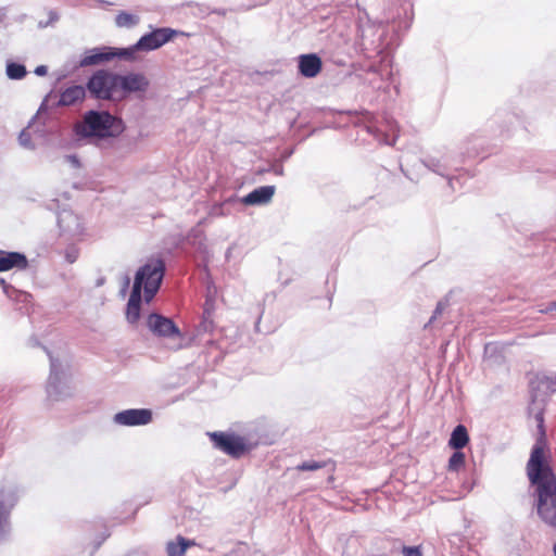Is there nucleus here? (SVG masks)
Here are the masks:
<instances>
[{
  "instance_id": "obj_13",
  "label": "nucleus",
  "mask_w": 556,
  "mask_h": 556,
  "mask_svg": "<svg viewBox=\"0 0 556 556\" xmlns=\"http://www.w3.org/2000/svg\"><path fill=\"white\" fill-rule=\"evenodd\" d=\"M140 304H141V292L138 289V285L132 287L127 308L126 318L129 323L135 324L140 317Z\"/></svg>"
},
{
  "instance_id": "obj_6",
  "label": "nucleus",
  "mask_w": 556,
  "mask_h": 556,
  "mask_svg": "<svg viewBox=\"0 0 556 556\" xmlns=\"http://www.w3.org/2000/svg\"><path fill=\"white\" fill-rule=\"evenodd\" d=\"M208 438L215 448L222 451L232 458L241 457L251 448L243 437L233 433H225L220 431L210 432Z\"/></svg>"
},
{
  "instance_id": "obj_9",
  "label": "nucleus",
  "mask_w": 556,
  "mask_h": 556,
  "mask_svg": "<svg viewBox=\"0 0 556 556\" xmlns=\"http://www.w3.org/2000/svg\"><path fill=\"white\" fill-rule=\"evenodd\" d=\"M121 100L130 92L146 91L149 87V80L143 74L130 73L121 75Z\"/></svg>"
},
{
  "instance_id": "obj_8",
  "label": "nucleus",
  "mask_w": 556,
  "mask_h": 556,
  "mask_svg": "<svg viewBox=\"0 0 556 556\" xmlns=\"http://www.w3.org/2000/svg\"><path fill=\"white\" fill-rule=\"evenodd\" d=\"M149 329L160 337H180V330L175 323L162 315L150 314L147 320Z\"/></svg>"
},
{
  "instance_id": "obj_22",
  "label": "nucleus",
  "mask_w": 556,
  "mask_h": 556,
  "mask_svg": "<svg viewBox=\"0 0 556 556\" xmlns=\"http://www.w3.org/2000/svg\"><path fill=\"white\" fill-rule=\"evenodd\" d=\"M403 556H422L420 546H403Z\"/></svg>"
},
{
  "instance_id": "obj_14",
  "label": "nucleus",
  "mask_w": 556,
  "mask_h": 556,
  "mask_svg": "<svg viewBox=\"0 0 556 556\" xmlns=\"http://www.w3.org/2000/svg\"><path fill=\"white\" fill-rule=\"evenodd\" d=\"M86 91L83 86H71L66 88L60 96L59 103L64 106H70L85 98Z\"/></svg>"
},
{
  "instance_id": "obj_24",
  "label": "nucleus",
  "mask_w": 556,
  "mask_h": 556,
  "mask_svg": "<svg viewBox=\"0 0 556 556\" xmlns=\"http://www.w3.org/2000/svg\"><path fill=\"white\" fill-rule=\"evenodd\" d=\"M35 73L39 76L47 74V67L45 65L37 66Z\"/></svg>"
},
{
  "instance_id": "obj_7",
  "label": "nucleus",
  "mask_w": 556,
  "mask_h": 556,
  "mask_svg": "<svg viewBox=\"0 0 556 556\" xmlns=\"http://www.w3.org/2000/svg\"><path fill=\"white\" fill-rule=\"evenodd\" d=\"M152 420V412L148 408L125 409L114 416V421L122 426H143Z\"/></svg>"
},
{
  "instance_id": "obj_11",
  "label": "nucleus",
  "mask_w": 556,
  "mask_h": 556,
  "mask_svg": "<svg viewBox=\"0 0 556 556\" xmlns=\"http://www.w3.org/2000/svg\"><path fill=\"white\" fill-rule=\"evenodd\" d=\"M27 266L28 261L23 253L0 250V273L8 271L13 268L26 269Z\"/></svg>"
},
{
  "instance_id": "obj_15",
  "label": "nucleus",
  "mask_w": 556,
  "mask_h": 556,
  "mask_svg": "<svg viewBox=\"0 0 556 556\" xmlns=\"http://www.w3.org/2000/svg\"><path fill=\"white\" fill-rule=\"evenodd\" d=\"M469 443V434L464 425H458L453 430L448 440V446L454 450H462Z\"/></svg>"
},
{
  "instance_id": "obj_26",
  "label": "nucleus",
  "mask_w": 556,
  "mask_h": 556,
  "mask_svg": "<svg viewBox=\"0 0 556 556\" xmlns=\"http://www.w3.org/2000/svg\"><path fill=\"white\" fill-rule=\"evenodd\" d=\"M553 307L556 309V302L553 304Z\"/></svg>"
},
{
  "instance_id": "obj_12",
  "label": "nucleus",
  "mask_w": 556,
  "mask_h": 556,
  "mask_svg": "<svg viewBox=\"0 0 556 556\" xmlns=\"http://www.w3.org/2000/svg\"><path fill=\"white\" fill-rule=\"evenodd\" d=\"M275 193L274 186H263L248 193L242 202L247 205L265 204L269 202Z\"/></svg>"
},
{
  "instance_id": "obj_17",
  "label": "nucleus",
  "mask_w": 556,
  "mask_h": 556,
  "mask_svg": "<svg viewBox=\"0 0 556 556\" xmlns=\"http://www.w3.org/2000/svg\"><path fill=\"white\" fill-rule=\"evenodd\" d=\"M465 463H466L465 453L462 452L460 450H456V452H454L448 459L447 470L457 472L462 468H464Z\"/></svg>"
},
{
  "instance_id": "obj_19",
  "label": "nucleus",
  "mask_w": 556,
  "mask_h": 556,
  "mask_svg": "<svg viewBox=\"0 0 556 556\" xmlns=\"http://www.w3.org/2000/svg\"><path fill=\"white\" fill-rule=\"evenodd\" d=\"M118 27H131L138 23V17L127 12H121L115 17Z\"/></svg>"
},
{
  "instance_id": "obj_21",
  "label": "nucleus",
  "mask_w": 556,
  "mask_h": 556,
  "mask_svg": "<svg viewBox=\"0 0 556 556\" xmlns=\"http://www.w3.org/2000/svg\"><path fill=\"white\" fill-rule=\"evenodd\" d=\"M325 466H326L325 462L311 460V462H304V463L298 465L296 469L300 471L318 470V469L324 468Z\"/></svg>"
},
{
  "instance_id": "obj_10",
  "label": "nucleus",
  "mask_w": 556,
  "mask_h": 556,
  "mask_svg": "<svg viewBox=\"0 0 556 556\" xmlns=\"http://www.w3.org/2000/svg\"><path fill=\"white\" fill-rule=\"evenodd\" d=\"M323 68L321 59L315 54H302L299 58V72L307 78L316 77Z\"/></svg>"
},
{
  "instance_id": "obj_3",
  "label": "nucleus",
  "mask_w": 556,
  "mask_h": 556,
  "mask_svg": "<svg viewBox=\"0 0 556 556\" xmlns=\"http://www.w3.org/2000/svg\"><path fill=\"white\" fill-rule=\"evenodd\" d=\"M124 123L121 118L108 112L89 111L81 123L76 124L75 131L83 137H116L124 131Z\"/></svg>"
},
{
  "instance_id": "obj_16",
  "label": "nucleus",
  "mask_w": 556,
  "mask_h": 556,
  "mask_svg": "<svg viewBox=\"0 0 556 556\" xmlns=\"http://www.w3.org/2000/svg\"><path fill=\"white\" fill-rule=\"evenodd\" d=\"M16 504V498L13 494H5L0 491V526L5 521Z\"/></svg>"
},
{
  "instance_id": "obj_4",
  "label": "nucleus",
  "mask_w": 556,
  "mask_h": 556,
  "mask_svg": "<svg viewBox=\"0 0 556 556\" xmlns=\"http://www.w3.org/2000/svg\"><path fill=\"white\" fill-rule=\"evenodd\" d=\"M164 273L165 264L161 258L150 261L137 271L134 286L138 285L140 292L143 288L147 302H150L160 289Z\"/></svg>"
},
{
  "instance_id": "obj_23",
  "label": "nucleus",
  "mask_w": 556,
  "mask_h": 556,
  "mask_svg": "<svg viewBox=\"0 0 556 556\" xmlns=\"http://www.w3.org/2000/svg\"><path fill=\"white\" fill-rule=\"evenodd\" d=\"M177 541L181 542V544H187V549L190 547V546H193L195 543L194 541H191V540H187L186 538L181 536V535H178L177 536Z\"/></svg>"
},
{
  "instance_id": "obj_25",
  "label": "nucleus",
  "mask_w": 556,
  "mask_h": 556,
  "mask_svg": "<svg viewBox=\"0 0 556 556\" xmlns=\"http://www.w3.org/2000/svg\"><path fill=\"white\" fill-rule=\"evenodd\" d=\"M553 551H554V554L556 556V543L554 544Z\"/></svg>"
},
{
  "instance_id": "obj_18",
  "label": "nucleus",
  "mask_w": 556,
  "mask_h": 556,
  "mask_svg": "<svg viewBox=\"0 0 556 556\" xmlns=\"http://www.w3.org/2000/svg\"><path fill=\"white\" fill-rule=\"evenodd\" d=\"M27 71L23 64L10 62L7 65V75L11 79H22L26 76Z\"/></svg>"
},
{
  "instance_id": "obj_5",
  "label": "nucleus",
  "mask_w": 556,
  "mask_h": 556,
  "mask_svg": "<svg viewBox=\"0 0 556 556\" xmlns=\"http://www.w3.org/2000/svg\"><path fill=\"white\" fill-rule=\"evenodd\" d=\"M121 75L100 70L89 79L87 87L90 93L102 100H121Z\"/></svg>"
},
{
  "instance_id": "obj_1",
  "label": "nucleus",
  "mask_w": 556,
  "mask_h": 556,
  "mask_svg": "<svg viewBox=\"0 0 556 556\" xmlns=\"http://www.w3.org/2000/svg\"><path fill=\"white\" fill-rule=\"evenodd\" d=\"M540 437L532 447L527 464V475L538 485V511L542 519L556 526V479L547 463L548 447L543 425V416L538 415Z\"/></svg>"
},
{
  "instance_id": "obj_20",
  "label": "nucleus",
  "mask_w": 556,
  "mask_h": 556,
  "mask_svg": "<svg viewBox=\"0 0 556 556\" xmlns=\"http://www.w3.org/2000/svg\"><path fill=\"white\" fill-rule=\"evenodd\" d=\"M166 552L168 556H185L187 552V544H181V542L170 541L167 543Z\"/></svg>"
},
{
  "instance_id": "obj_2",
  "label": "nucleus",
  "mask_w": 556,
  "mask_h": 556,
  "mask_svg": "<svg viewBox=\"0 0 556 556\" xmlns=\"http://www.w3.org/2000/svg\"><path fill=\"white\" fill-rule=\"evenodd\" d=\"M175 35L176 31L170 28H157L142 36L132 47L126 49L104 48L102 50H94L91 54L84 58L81 64L93 65L104 61H110L114 58L131 61L135 60V53L137 51L155 50L172 40Z\"/></svg>"
}]
</instances>
